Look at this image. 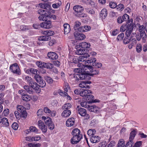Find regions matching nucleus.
<instances>
[{
	"instance_id": "a211bd4d",
	"label": "nucleus",
	"mask_w": 147,
	"mask_h": 147,
	"mask_svg": "<svg viewBox=\"0 0 147 147\" xmlns=\"http://www.w3.org/2000/svg\"><path fill=\"white\" fill-rule=\"evenodd\" d=\"M88 109L91 112L95 113H97L99 112V109L95 105H90L88 107Z\"/></svg>"
},
{
	"instance_id": "4be33fe9",
	"label": "nucleus",
	"mask_w": 147,
	"mask_h": 147,
	"mask_svg": "<svg viewBox=\"0 0 147 147\" xmlns=\"http://www.w3.org/2000/svg\"><path fill=\"white\" fill-rule=\"evenodd\" d=\"M91 83L90 81H83L79 84V86L82 88H90L89 86L87 85L88 84Z\"/></svg>"
},
{
	"instance_id": "393cba45",
	"label": "nucleus",
	"mask_w": 147,
	"mask_h": 147,
	"mask_svg": "<svg viewBox=\"0 0 147 147\" xmlns=\"http://www.w3.org/2000/svg\"><path fill=\"white\" fill-rule=\"evenodd\" d=\"M75 120L73 118H69L66 122V125L67 127H71L74 124Z\"/></svg>"
},
{
	"instance_id": "79ce46f5",
	"label": "nucleus",
	"mask_w": 147,
	"mask_h": 147,
	"mask_svg": "<svg viewBox=\"0 0 147 147\" xmlns=\"http://www.w3.org/2000/svg\"><path fill=\"white\" fill-rule=\"evenodd\" d=\"M117 147H125V142L123 140L121 139L119 141Z\"/></svg>"
},
{
	"instance_id": "cd10ccee",
	"label": "nucleus",
	"mask_w": 147,
	"mask_h": 147,
	"mask_svg": "<svg viewBox=\"0 0 147 147\" xmlns=\"http://www.w3.org/2000/svg\"><path fill=\"white\" fill-rule=\"evenodd\" d=\"M91 142L92 143H96L99 141V137L98 136H93L90 138Z\"/></svg>"
},
{
	"instance_id": "f03ea898",
	"label": "nucleus",
	"mask_w": 147,
	"mask_h": 147,
	"mask_svg": "<svg viewBox=\"0 0 147 147\" xmlns=\"http://www.w3.org/2000/svg\"><path fill=\"white\" fill-rule=\"evenodd\" d=\"M71 78L73 79L74 80L78 82L79 80H89L90 77L89 74L84 71L80 73L74 74L70 75Z\"/></svg>"
},
{
	"instance_id": "37998d69",
	"label": "nucleus",
	"mask_w": 147,
	"mask_h": 147,
	"mask_svg": "<svg viewBox=\"0 0 147 147\" xmlns=\"http://www.w3.org/2000/svg\"><path fill=\"white\" fill-rule=\"evenodd\" d=\"M84 3L87 5H94V3L92 0H82Z\"/></svg>"
},
{
	"instance_id": "774afa93",
	"label": "nucleus",
	"mask_w": 147,
	"mask_h": 147,
	"mask_svg": "<svg viewBox=\"0 0 147 147\" xmlns=\"http://www.w3.org/2000/svg\"><path fill=\"white\" fill-rule=\"evenodd\" d=\"M49 128L50 130H53L54 128V125L53 122L48 125Z\"/></svg>"
},
{
	"instance_id": "b1692460",
	"label": "nucleus",
	"mask_w": 147,
	"mask_h": 147,
	"mask_svg": "<svg viewBox=\"0 0 147 147\" xmlns=\"http://www.w3.org/2000/svg\"><path fill=\"white\" fill-rule=\"evenodd\" d=\"M85 57H83L82 55L79 57V58L77 59V60L76 61L77 62H78V66H79V67H80V66H81V64L82 63H81L80 62H84V61L85 62V63L86 65V66L88 67V64H86V61L87 60H86V59H85ZM88 60H87V61Z\"/></svg>"
},
{
	"instance_id": "69168bd1",
	"label": "nucleus",
	"mask_w": 147,
	"mask_h": 147,
	"mask_svg": "<svg viewBox=\"0 0 147 147\" xmlns=\"http://www.w3.org/2000/svg\"><path fill=\"white\" fill-rule=\"evenodd\" d=\"M33 27L35 29H38L41 27L40 24L37 23L36 24H34L33 25Z\"/></svg>"
},
{
	"instance_id": "4468645a",
	"label": "nucleus",
	"mask_w": 147,
	"mask_h": 147,
	"mask_svg": "<svg viewBox=\"0 0 147 147\" xmlns=\"http://www.w3.org/2000/svg\"><path fill=\"white\" fill-rule=\"evenodd\" d=\"M47 56L49 59L53 60H56L58 58L57 54L53 52H49L47 54Z\"/></svg>"
},
{
	"instance_id": "473e14b6",
	"label": "nucleus",
	"mask_w": 147,
	"mask_h": 147,
	"mask_svg": "<svg viewBox=\"0 0 147 147\" xmlns=\"http://www.w3.org/2000/svg\"><path fill=\"white\" fill-rule=\"evenodd\" d=\"M42 119L43 120H44L46 124L48 125L50 123H51L52 121L51 119L49 117H47L46 118L45 116H42Z\"/></svg>"
},
{
	"instance_id": "72a5a7b5",
	"label": "nucleus",
	"mask_w": 147,
	"mask_h": 147,
	"mask_svg": "<svg viewBox=\"0 0 147 147\" xmlns=\"http://www.w3.org/2000/svg\"><path fill=\"white\" fill-rule=\"evenodd\" d=\"M80 46L82 48L84 49L89 48L90 46V44L89 43L87 42H84L81 43Z\"/></svg>"
},
{
	"instance_id": "aec40b11",
	"label": "nucleus",
	"mask_w": 147,
	"mask_h": 147,
	"mask_svg": "<svg viewBox=\"0 0 147 147\" xmlns=\"http://www.w3.org/2000/svg\"><path fill=\"white\" fill-rule=\"evenodd\" d=\"M92 92L90 90H82L81 91L80 96L84 97V98L86 99L88 95L90 93Z\"/></svg>"
},
{
	"instance_id": "7c9ffc66",
	"label": "nucleus",
	"mask_w": 147,
	"mask_h": 147,
	"mask_svg": "<svg viewBox=\"0 0 147 147\" xmlns=\"http://www.w3.org/2000/svg\"><path fill=\"white\" fill-rule=\"evenodd\" d=\"M50 39L51 37L46 35L45 36H40L38 38V40L41 41H48Z\"/></svg>"
},
{
	"instance_id": "c03bdc74",
	"label": "nucleus",
	"mask_w": 147,
	"mask_h": 147,
	"mask_svg": "<svg viewBox=\"0 0 147 147\" xmlns=\"http://www.w3.org/2000/svg\"><path fill=\"white\" fill-rule=\"evenodd\" d=\"M45 63L42 62L38 61L36 62V64L38 67L41 68H45Z\"/></svg>"
},
{
	"instance_id": "49530a36",
	"label": "nucleus",
	"mask_w": 147,
	"mask_h": 147,
	"mask_svg": "<svg viewBox=\"0 0 147 147\" xmlns=\"http://www.w3.org/2000/svg\"><path fill=\"white\" fill-rule=\"evenodd\" d=\"M53 65L52 64L49 63H45V68L48 69H51L53 68Z\"/></svg>"
},
{
	"instance_id": "6e6552de",
	"label": "nucleus",
	"mask_w": 147,
	"mask_h": 147,
	"mask_svg": "<svg viewBox=\"0 0 147 147\" xmlns=\"http://www.w3.org/2000/svg\"><path fill=\"white\" fill-rule=\"evenodd\" d=\"M50 12L48 11L47 13L45 12L44 14H40L38 17V18L40 20L46 21L50 19Z\"/></svg>"
},
{
	"instance_id": "a878e982",
	"label": "nucleus",
	"mask_w": 147,
	"mask_h": 147,
	"mask_svg": "<svg viewBox=\"0 0 147 147\" xmlns=\"http://www.w3.org/2000/svg\"><path fill=\"white\" fill-rule=\"evenodd\" d=\"M134 26V25L133 24L132 25L128 27L125 33V35L129 37L130 35L131 34L132 32Z\"/></svg>"
},
{
	"instance_id": "20e7f679",
	"label": "nucleus",
	"mask_w": 147,
	"mask_h": 147,
	"mask_svg": "<svg viewBox=\"0 0 147 147\" xmlns=\"http://www.w3.org/2000/svg\"><path fill=\"white\" fill-rule=\"evenodd\" d=\"M24 79L25 81L28 84L29 86L31 87L33 89L35 90L39 89L38 84L33 80L31 77L26 76L24 78Z\"/></svg>"
},
{
	"instance_id": "2f4dec72",
	"label": "nucleus",
	"mask_w": 147,
	"mask_h": 147,
	"mask_svg": "<svg viewBox=\"0 0 147 147\" xmlns=\"http://www.w3.org/2000/svg\"><path fill=\"white\" fill-rule=\"evenodd\" d=\"M24 89L26 90V92L30 94H32L33 93V91L32 90V88L31 87H30L28 85H25L24 86Z\"/></svg>"
},
{
	"instance_id": "412c9836",
	"label": "nucleus",
	"mask_w": 147,
	"mask_h": 147,
	"mask_svg": "<svg viewBox=\"0 0 147 147\" xmlns=\"http://www.w3.org/2000/svg\"><path fill=\"white\" fill-rule=\"evenodd\" d=\"M26 73L27 74L35 75L39 74V71L36 69L34 68H31L30 69H28L26 70Z\"/></svg>"
},
{
	"instance_id": "bb28decb",
	"label": "nucleus",
	"mask_w": 147,
	"mask_h": 147,
	"mask_svg": "<svg viewBox=\"0 0 147 147\" xmlns=\"http://www.w3.org/2000/svg\"><path fill=\"white\" fill-rule=\"evenodd\" d=\"M64 30L65 34H68L70 32V26L68 24H65L63 25Z\"/></svg>"
},
{
	"instance_id": "13d9d810",
	"label": "nucleus",
	"mask_w": 147,
	"mask_h": 147,
	"mask_svg": "<svg viewBox=\"0 0 147 147\" xmlns=\"http://www.w3.org/2000/svg\"><path fill=\"white\" fill-rule=\"evenodd\" d=\"M143 37H142V36L140 34V36L139 35L137 36L136 38L138 41H140V40L141 38H142L143 42H145L146 40L147 36L145 37L144 38H143Z\"/></svg>"
},
{
	"instance_id": "1a4fd4ad",
	"label": "nucleus",
	"mask_w": 147,
	"mask_h": 147,
	"mask_svg": "<svg viewBox=\"0 0 147 147\" xmlns=\"http://www.w3.org/2000/svg\"><path fill=\"white\" fill-rule=\"evenodd\" d=\"M41 28L49 29L52 27L51 22L50 19L40 23Z\"/></svg>"
},
{
	"instance_id": "f704fd0d",
	"label": "nucleus",
	"mask_w": 147,
	"mask_h": 147,
	"mask_svg": "<svg viewBox=\"0 0 147 147\" xmlns=\"http://www.w3.org/2000/svg\"><path fill=\"white\" fill-rule=\"evenodd\" d=\"M1 123L5 126H8L9 125V123L8 119L5 117L2 118Z\"/></svg>"
},
{
	"instance_id": "a19ab883",
	"label": "nucleus",
	"mask_w": 147,
	"mask_h": 147,
	"mask_svg": "<svg viewBox=\"0 0 147 147\" xmlns=\"http://www.w3.org/2000/svg\"><path fill=\"white\" fill-rule=\"evenodd\" d=\"M71 107V105L70 103H68L64 104L62 107L63 110L69 109Z\"/></svg>"
},
{
	"instance_id": "052dcab7",
	"label": "nucleus",
	"mask_w": 147,
	"mask_h": 147,
	"mask_svg": "<svg viewBox=\"0 0 147 147\" xmlns=\"http://www.w3.org/2000/svg\"><path fill=\"white\" fill-rule=\"evenodd\" d=\"M18 127V124L16 122L13 123L12 125V127L15 130L17 129Z\"/></svg>"
},
{
	"instance_id": "864d4df0",
	"label": "nucleus",
	"mask_w": 147,
	"mask_h": 147,
	"mask_svg": "<svg viewBox=\"0 0 147 147\" xmlns=\"http://www.w3.org/2000/svg\"><path fill=\"white\" fill-rule=\"evenodd\" d=\"M61 4V2L59 1L58 3L53 4L52 5V7L54 8H58Z\"/></svg>"
},
{
	"instance_id": "a18cd8bd",
	"label": "nucleus",
	"mask_w": 147,
	"mask_h": 147,
	"mask_svg": "<svg viewBox=\"0 0 147 147\" xmlns=\"http://www.w3.org/2000/svg\"><path fill=\"white\" fill-rule=\"evenodd\" d=\"M81 105L82 107L87 108L88 109V107L90 106V103L86 101L82 102L81 103Z\"/></svg>"
},
{
	"instance_id": "e2e57ef3",
	"label": "nucleus",
	"mask_w": 147,
	"mask_h": 147,
	"mask_svg": "<svg viewBox=\"0 0 147 147\" xmlns=\"http://www.w3.org/2000/svg\"><path fill=\"white\" fill-rule=\"evenodd\" d=\"M40 137L39 136L33 137L31 138V140L32 141H38L40 140Z\"/></svg>"
},
{
	"instance_id": "f257e3e1",
	"label": "nucleus",
	"mask_w": 147,
	"mask_h": 147,
	"mask_svg": "<svg viewBox=\"0 0 147 147\" xmlns=\"http://www.w3.org/2000/svg\"><path fill=\"white\" fill-rule=\"evenodd\" d=\"M96 58H93L92 59L88 60L86 61V63L88 64V68L92 73L90 76L98 74L99 71L97 69L100 68L102 66L101 63L96 62Z\"/></svg>"
},
{
	"instance_id": "6e6d98bb",
	"label": "nucleus",
	"mask_w": 147,
	"mask_h": 147,
	"mask_svg": "<svg viewBox=\"0 0 147 147\" xmlns=\"http://www.w3.org/2000/svg\"><path fill=\"white\" fill-rule=\"evenodd\" d=\"M119 32V29H116L112 31L111 34L112 35L115 36Z\"/></svg>"
},
{
	"instance_id": "2eb2a0df",
	"label": "nucleus",
	"mask_w": 147,
	"mask_h": 147,
	"mask_svg": "<svg viewBox=\"0 0 147 147\" xmlns=\"http://www.w3.org/2000/svg\"><path fill=\"white\" fill-rule=\"evenodd\" d=\"M39 6L41 8L45 9L47 10L51 11L52 9L51 5L46 2L40 3Z\"/></svg>"
},
{
	"instance_id": "4c0bfd02",
	"label": "nucleus",
	"mask_w": 147,
	"mask_h": 147,
	"mask_svg": "<svg viewBox=\"0 0 147 147\" xmlns=\"http://www.w3.org/2000/svg\"><path fill=\"white\" fill-rule=\"evenodd\" d=\"M96 133V131L94 129H89L87 131V134L89 136H94Z\"/></svg>"
},
{
	"instance_id": "4d7b16f0",
	"label": "nucleus",
	"mask_w": 147,
	"mask_h": 147,
	"mask_svg": "<svg viewBox=\"0 0 147 147\" xmlns=\"http://www.w3.org/2000/svg\"><path fill=\"white\" fill-rule=\"evenodd\" d=\"M122 17L123 22L127 21L129 19V16L126 14H124Z\"/></svg>"
},
{
	"instance_id": "ea45409f",
	"label": "nucleus",
	"mask_w": 147,
	"mask_h": 147,
	"mask_svg": "<svg viewBox=\"0 0 147 147\" xmlns=\"http://www.w3.org/2000/svg\"><path fill=\"white\" fill-rule=\"evenodd\" d=\"M30 28L29 26H26L24 25H21L20 27V29L23 31H26L29 30Z\"/></svg>"
},
{
	"instance_id": "0e129e2a",
	"label": "nucleus",
	"mask_w": 147,
	"mask_h": 147,
	"mask_svg": "<svg viewBox=\"0 0 147 147\" xmlns=\"http://www.w3.org/2000/svg\"><path fill=\"white\" fill-rule=\"evenodd\" d=\"M92 92L91 93H89V94L88 95V96L86 98V100H92L93 98H94V96L92 95H91Z\"/></svg>"
},
{
	"instance_id": "dca6fc26",
	"label": "nucleus",
	"mask_w": 147,
	"mask_h": 147,
	"mask_svg": "<svg viewBox=\"0 0 147 147\" xmlns=\"http://www.w3.org/2000/svg\"><path fill=\"white\" fill-rule=\"evenodd\" d=\"M34 132L36 134L38 133V129L35 126H30L29 129H27L26 130L25 132L27 134H28L31 132Z\"/></svg>"
},
{
	"instance_id": "5fc2aeb1",
	"label": "nucleus",
	"mask_w": 147,
	"mask_h": 147,
	"mask_svg": "<svg viewBox=\"0 0 147 147\" xmlns=\"http://www.w3.org/2000/svg\"><path fill=\"white\" fill-rule=\"evenodd\" d=\"M134 144V142L132 140H130L127 142L126 145H125V147H132V145Z\"/></svg>"
},
{
	"instance_id": "f3484780",
	"label": "nucleus",
	"mask_w": 147,
	"mask_h": 147,
	"mask_svg": "<svg viewBox=\"0 0 147 147\" xmlns=\"http://www.w3.org/2000/svg\"><path fill=\"white\" fill-rule=\"evenodd\" d=\"M76 49V53L78 55H82L84 53V52H86V50L82 48L80 45L77 46Z\"/></svg>"
},
{
	"instance_id": "c85d7f7f",
	"label": "nucleus",
	"mask_w": 147,
	"mask_h": 147,
	"mask_svg": "<svg viewBox=\"0 0 147 147\" xmlns=\"http://www.w3.org/2000/svg\"><path fill=\"white\" fill-rule=\"evenodd\" d=\"M22 98L23 100L26 102L30 100L31 99V97L30 95L25 94L24 93L22 94Z\"/></svg>"
},
{
	"instance_id": "6ab92c4d",
	"label": "nucleus",
	"mask_w": 147,
	"mask_h": 147,
	"mask_svg": "<svg viewBox=\"0 0 147 147\" xmlns=\"http://www.w3.org/2000/svg\"><path fill=\"white\" fill-rule=\"evenodd\" d=\"M139 29L140 34L142 37H143V38H144L146 36V35L145 32V27L144 26L142 25L139 27Z\"/></svg>"
},
{
	"instance_id": "338daca9",
	"label": "nucleus",
	"mask_w": 147,
	"mask_h": 147,
	"mask_svg": "<svg viewBox=\"0 0 147 147\" xmlns=\"http://www.w3.org/2000/svg\"><path fill=\"white\" fill-rule=\"evenodd\" d=\"M115 143L114 141H111L107 146L109 147H114L115 145Z\"/></svg>"
},
{
	"instance_id": "7ed1b4c3",
	"label": "nucleus",
	"mask_w": 147,
	"mask_h": 147,
	"mask_svg": "<svg viewBox=\"0 0 147 147\" xmlns=\"http://www.w3.org/2000/svg\"><path fill=\"white\" fill-rule=\"evenodd\" d=\"M74 11L76 12V16L78 17L81 18L86 17L87 15L85 13L83 12L84 11L83 7L80 5H75L73 7Z\"/></svg>"
},
{
	"instance_id": "de8ad7c7",
	"label": "nucleus",
	"mask_w": 147,
	"mask_h": 147,
	"mask_svg": "<svg viewBox=\"0 0 147 147\" xmlns=\"http://www.w3.org/2000/svg\"><path fill=\"white\" fill-rule=\"evenodd\" d=\"M124 34L123 33H121L118 35L116 38L117 41H121L123 38L124 37Z\"/></svg>"
},
{
	"instance_id": "680f3d73",
	"label": "nucleus",
	"mask_w": 147,
	"mask_h": 147,
	"mask_svg": "<svg viewBox=\"0 0 147 147\" xmlns=\"http://www.w3.org/2000/svg\"><path fill=\"white\" fill-rule=\"evenodd\" d=\"M117 9L119 10L122 11L124 8V5L122 4H120L119 5H117L116 7Z\"/></svg>"
},
{
	"instance_id": "ddd939ff",
	"label": "nucleus",
	"mask_w": 147,
	"mask_h": 147,
	"mask_svg": "<svg viewBox=\"0 0 147 147\" xmlns=\"http://www.w3.org/2000/svg\"><path fill=\"white\" fill-rule=\"evenodd\" d=\"M74 35L76 39L78 40H83L85 38V36L84 34L80 33L78 31L75 32Z\"/></svg>"
},
{
	"instance_id": "58836bf2",
	"label": "nucleus",
	"mask_w": 147,
	"mask_h": 147,
	"mask_svg": "<svg viewBox=\"0 0 147 147\" xmlns=\"http://www.w3.org/2000/svg\"><path fill=\"white\" fill-rule=\"evenodd\" d=\"M42 33L43 34L48 36H49L53 35L54 34V32L51 30L45 31L44 32H42Z\"/></svg>"
},
{
	"instance_id": "09e8293b",
	"label": "nucleus",
	"mask_w": 147,
	"mask_h": 147,
	"mask_svg": "<svg viewBox=\"0 0 147 147\" xmlns=\"http://www.w3.org/2000/svg\"><path fill=\"white\" fill-rule=\"evenodd\" d=\"M81 23L79 21H76L75 22V24L74 26V29L75 30H77L79 27L80 26Z\"/></svg>"
},
{
	"instance_id": "c756f323",
	"label": "nucleus",
	"mask_w": 147,
	"mask_h": 147,
	"mask_svg": "<svg viewBox=\"0 0 147 147\" xmlns=\"http://www.w3.org/2000/svg\"><path fill=\"white\" fill-rule=\"evenodd\" d=\"M64 111L61 114V116L64 117H68L71 114V112L70 110H64Z\"/></svg>"
},
{
	"instance_id": "e433bc0d",
	"label": "nucleus",
	"mask_w": 147,
	"mask_h": 147,
	"mask_svg": "<svg viewBox=\"0 0 147 147\" xmlns=\"http://www.w3.org/2000/svg\"><path fill=\"white\" fill-rule=\"evenodd\" d=\"M107 11L105 9H103L100 11V16L102 18H105L107 15Z\"/></svg>"
},
{
	"instance_id": "f8f14e48",
	"label": "nucleus",
	"mask_w": 147,
	"mask_h": 147,
	"mask_svg": "<svg viewBox=\"0 0 147 147\" xmlns=\"http://www.w3.org/2000/svg\"><path fill=\"white\" fill-rule=\"evenodd\" d=\"M76 110L77 113L80 115L82 116H84L86 114V110L84 108H81L79 106H77Z\"/></svg>"
},
{
	"instance_id": "8fccbe9b",
	"label": "nucleus",
	"mask_w": 147,
	"mask_h": 147,
	"mask_svg": "<svg viewBox=\"0 0 147 147\" xmlns=\"http://www.w3.org/2000/svg\"><path fill=\"white\" fill-rule=\"evenodd\" d=\"M43 114V110L41 109H39L37 112V116L38 117H40Z\"/></svg>"
},
{
	"instance_id": "bf43d9fd",
	"label": "nucleus",
	"mask_w": 147,
	"mask_h": 147,
	"mask_svg": "<svg viewBox=\"0 0 147 147\" xmlns=\"http://www.w3.org/2000/svg\"><path fill=\"white\" fill-rule=\"evenodd\" d=\"M137 52L140 53L142 50V45L140 44H138L136 47Z\"/></svg>"
},
{
	"instance_id": "39448f33",
	"label": "nucleus",
	"mask_w": 147,
	"mask_h": 147,
	"mask_svg": "<svg viewBox=\"0 0 147 147\" xmlns=\"http://www.w3.org/2000/svg\"><path fill=\"white\" fill-rule=\"evenodd\" d=\"M34 78L36 81L39 83L38 86L43 88L46 86L45 82L43 80L42 76L39 75L38 74L34 75Z\"/></svg>"
},
{
	"instance_id": "9d476101",
	"label": "nucleus",
	"mask_w": 147,
	"mask_h": 147,
	"mask_svg": "<svg viewBox=\"0 0 147 147\" xmlns=\"http://www.w3.org/2000/svg\"><path fill=\"white\" fill-rule=\"evenodd\" d=\"M38 125L39 128L43 133H45L47 131V127L45 125L44 123L40 120L38 121Z\"/></svg>"
},
{
	"instance_id": "423d86ee",
	"label": "nucleus",
	"mask_w": 147,
	"mask_h": 147,
	"mask_svg": "<svg viewBox=\"0 0 147 147\" xmlns=\"http://www.w3.org/2000/svg\"><path fill=\"white\" fill-rule=\"evenodd\" d=\"M10 69L11 72L14 74L18 75H20L21 74L20 69L17 63H15L11 65Z\"/></svg>"
},
{
	"instance_id": "0eeeda50",
	"label": "nucleus",
	"mask_w": 147,
	"mask_h": 147,
	"mask_svg": "<svg viewBox=\"0 0 147 147\" xmlns=\"http://www.w3.org/2000/svg\"><path fill=\"white\" fill-rule=\"evenodd\" d=\"M17 108L18 111H19L22 115V117L26 118L27 116V113L26 109L22 105H18L17 106Z\"/></svg>"
},
{
	"instance_id": "9b49d317",
	"label": "nucleus",
	"mask_w": 147,
	"mask_h": 147,
	"mask_svg": "<svg viewBox=\"0 0 147 147\" xmlns=\"http://www.w3.org/2000/svg\"><path fill=\"white\" fill-rule=\"evenodd\" d=\"M83 136H73V137L71 139L70 142L73 144H77L81 140Z\"/></svg>"
},
{
	"instance_id": "603ef678",
	"label": "nucleus",
	"mask_w": 147,
	"mask_h": 147,
	"mask_svg": "<svg viewBox=\"0 0 147 147\" xmlns=\"http://www.w3.org/2000/svg\"><path fill=\"white\" fill-rule=\"evenodd\" d=\"M109 6L111 8L114 9L116 7L117 4L114 1H111L110 2Z\"/></svg>"
},
{
	"instance_id": "3c124183",
	"label": "nucleus",
	"mask_w": 147,
	"mask_h": 147,
	"mask_svg": "<svg viewBox=\"0 0 147 147\" xmlns=\"http://www.w3.org/2000/svg\"><path fill=\"white\" fill-rule=\"evenodd\" d=\"M45 79L47 82L51 84L53 82V79L49 77L46 76L45 77Z\"/></svg>"
},
{
	"instance_id": "5701e85b",
	"label": "nucleus",
	"mask_w": 147,
	"mask_h": 147,
	"mask_svg": "<svg viewBox=\"0 0 147 147\" xmlns=\"http://www.w3.org/2000/svg\"><path fill=\"white\" fill-rule=\"evenodd\" d=\"M71 134L73 136H83L82 134H80V130L78 128H75L73 130Z\"/></svg>"
},
{
	"instance_id": "c9c22d12",
	"label": "nucleus",
	"mask_w": 147,
	"mask_h": 147,
	"mask_svg": "<svg viewBox=\"0 0 147 147\" xmlns=\"http://www.w3.org/2000/svg\"><path fill=\"white\" fill-rule=\"evenodd\" d=\"M136 134V130H134L131 132L130 134L129 137V140H132L134 139V138Z\"/></svg>"
}]
</instances>
